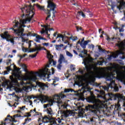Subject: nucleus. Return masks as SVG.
Instances as JSON below:
<instances>
[{"label":"nucleus","instance_id":"21","mask_svg":"<svg viewBox=\"0 0 125 125\" xmlns=\"http://www.w3.org/2000/svg\"><path fill=\"white\" fill-rule=\"evenodd\" d=\"M58 38H61L62 39V42H64V40H65V38H67V40H69V37L66 36L65 35L63 36L62 34H58Z\"/></svg>","mask_w":125,"mask_h":125},{"label":"nucleus","instance_id":"13","mask_svg":"<svg viewBox=\"0 0 125 125\" xmlns=\"http://www.w3.org/2000/svg\"><path fill=\"white\" fill-rule=\"evenodd\" d=\"M86 100L89 103H91L94 104V105H97L98 104V101L93 97H89L87 98Z\"/></svg>","mask_w":125,"mask_h":125},{"label":"nucleus","instance_id":"59","mask_svg":"<svg viewBox=\"0 0 125 125\" xmlns=\"http://www.w3.org/2000/svg\"><path fill=\"white\" fill-rule=\"evenodd\" d=\"M40 40H41V39H37V40H36V42H40Z\"/></svg>","mask_w":125,"mask_h":125},{"label":"nucleus","instance_id":"23","mask_svg":"<svg viewBox=\"0 0 125 125\" xmlns=\"http://www.w3.org/2000/svg\"><path fill=\"white\" fill-rule=\"evenodd\" d=\"M27 36V37H29V36H30V37H36V38H37V36H38V34H36V33H32L30 32H29L27 34H25Z\"/></svg>","mask_w":125,"mask_h":125},{"label":"nucleus","instance_id":"16","mask_svg":"<svg viewBox=\"0 0 125 125\" xmlns=\"http://www.w3.org/2000/svg\"><path fill=\"white\" fill-rule=\"evenodd\" d=\"M115 100H117L118 103H120V102H122V101H125V97L124 96H122V95H116L115 96Z\"/></svg>","mask_w":125,"mask_h":125},{"label":"nucleus","instance_id":"41","mask_svg":"<svg viewBox=\"0 0 125 125\" xmlns=\"http://www.w3.org/2000/svg\"><path fill=\"white\" fill-rule=\"evenodd\" d=\"M115 6H116V5L114 4H111V9H112V10H114V8H115Z\"/></svg>","mask_w":125,"mask_h":125},{"label":"nucleus","instance_id":"42","mask_svg":"<svg viewBox=\"0 0 125 125\" xmlns=\"http://www.w3.org/2000/svg\"><path fill=\"white\" fill-rule=\"evenodd\" d=\"M10 42L13 43V44H14V40L13 39L11 38V41H10Z\"/></svg>","mask_w":125,"mask_h":125},{"label":"nucleus","instance_id":"44","mask_svg":"<svg viewBox=\"0 0 125 125\" xmlns=\"http://www.w3.org/2000/svg\"><path fill=\"white\" fill-rule=\"evenodd\" d=\"M119 32H120V33H121V32H124V28H120V29H119Z\"/></svg>","mask_w":125,"mask_h":125},{"label":"nucleus","instance_id":"36","mask_svg":"<svg viewBox=\"0 0 125 125\" xmlns=\"http://www.w3.org/2000/svg\"><path fill=\"white\" fill-rule=\"evenodd\" d=\"M76 29L77 32H79V31H82V30H83V28L80 26H76Z\"/></svg>","mask_w":125,"mask_h":125},{"label":"nucleus","instance_id":"14","mask_svg":"<svg viewBox=\"0 0 125 125\" xmlns=\"http://www.w3.org/2000/svg\"><path fill=\"white\" fill-rule=\"evenodd\" d=\"M8 118H10V116L9 115H8L7 116V118L5 119L4 122H5L4 123L2 121L1 123V124H0V125H5L6 124V122H14V123H16L17 122V121L15 120L13 117H11V120L9 119Z\"/></svg>","mask_w":125,"mask_h":125},{"label":"nucleus","instance_id":"43","mask_svg":"<svg viewBox=\"0 0 125 125\" xmlns=\"http://www.w3.org/2000/svg\"><path fill=\"white\" fill-rule=\"evenodd\" d=\"M49 44L48 43H42V45H45V46H48Z\"/></svg>","mask_w":125,"mask_h":125},{"label":"nucleus","instance_id":"38","mask_svg":"<svg viewBox=\"0 0 125 125\" xmlns=\"http://www.w3.org/2000/svg\"><path fill=\"white\" fill-rule=\"evenodd\" d=\"M14 118H21V115H19V114H16L15 115H14Z\"/></svg>","mask_w":125,"mask_h":125},{"label":"nucleus","instance_id":"28","mask_svg":"<svg viewBox=\"0 0 125 125\" xmlns=\"http://www.w3.org/2000/svg\"><path fill=\"white\" fill-rule=\"evenodd\" d=\"M47 58H53V56L51 55L49 51H47Z\"/></svg>","mask_w":125,"mask_h":125},{"label":"nucleus","instance_id":"46","mask_svg":"<svg viewBox=\"0 0 125 125\" xmlns=\"http://www.w3.org/2000/svg\"><path fill=\"white\" fill-rule=\"evenodd\" d=\"M85 12H87L88 13H90V11H89V9H86V10H85Z\"/></svg>","mask_w":125,"mask_h":125},{"label":"nucleus","instance_id":"7","mask_svg":"<svg viewBox=\"0 0 125 125\" xmlns=\"http://www.w3.org/2000/svg\"><path fill=\"white\" fill-rule=\"evenodd\" d=\"M83 64H84L85 67H83V69L80 68L78 72H79L81 75H83L84 78H87V77H89L92 70H91L90 67L87 66L86 63H84V61L83 62Z\"/></svg>","mask_w":125,"mask_h":125},{"label":"nucleus","instance_id":"60","mask_svg":"<svg viewBox=\"0 0 125 125\" xmlns=\"http://www.w3.org/2000/svg\"><path fill=\"white\" fill-rule=\"evenodd\" d=\"M57 35V32H55L54 35H53V36L54 37H56V35Z\"/></svg>","mask_w":125,"mask_h":125},{"label":"nucleus","instance_id":"55","mask_svg":"<svg viewBox=\"0 0 125 125\" xmlns=\"http://www.w3.org/2000/svg\"><path fill=\"white\" fill-rule=\"evenodd\" d=\"M95 91H97V92L99 93H101V92L98 89H95Z\"/></svg>","mask_w":125,"mask_h":125},{"label":"nucleus","instance_id":"4","mask_svg":"<svg viewBox=\"0 0 125 125\" xmlns=\"http://www.w3.org/2000/svg\"><path fill=\"white\" fill-rule=\"evenodd\" d=\"M52 0H48L47 1L48 4L47 6V10L44 9V6H42L39 4H34V5H36L37 6V8L41 9V10H43V11H45L46 14H47V17H46L45 19L46 21L48 20V18L51 16V14H50V12H51L52 13H53L52 18L55 17V13L57 12L56 10H55L56 8V5L52 1Z\"/></svg>","mask_w":125,"mask_h":125},{"label":"nucleus","instance_id":"6","mask_svg":"<svg viewBox=\"0 0 125 125\" xmlns=\"http://www.w3.org/2000/svg\"><path fill=\"white\" fill-rule=\"evenodd\" d=\"M64 92H75L73 89H65L64 91L62 92L60 95H55L53 98V102L54 103H57L59 107L61 106L62 109H67V104L66 103L64 104L61 100V98H65L66 95H63Z\"/></svg>","mask_w":125,"mask_h":125},{"label":"nucleus","instance_id":"54","mask_svg":"<svg viewBox=\"0 0 125 125\" xmlns=\"http://www.w3.org/2000/svg\"><path fill=\"white\" fill-rule=\"evenodd\" d=\"M29 102L30 103V105L33 104V102L32 101L29 100Z\"/></svg>","mask_w":125,"mask_h":125},{"label":"nucleus","instance_id":"62","mask_svg":"<svg viewBox=\"0 0 125 125\" xmlns=\"http://www.w3.org/2000/svg\"><path fill=\"white\" fill-rule=\"evenodd\" d=\"M122 44H123V43L120 42V43L118 44V46H122Z\"/></svg>","mask_w":125,"mask_h":125},{"label":"nucleus","instance_id":"30","mask_svg":"<svg viewBox=\"0 0 125 125\" xmlns=\"http://www.w3.org/2000/svg\"><path fill=\"white\" fill-rule=\"evenodd\" d=\"M36 39L37 40H44V41H46V39L43 38L41 37V36H40V35L36 36Z\"/></svg>","mask_w":125,"mask_h":125},{"label":"nucleus","instance_id":"33","mask_svg":"<svg viewBox=\"0 0 125 125\" xmlns=\"http://www.w3.org/2000/svg\"><path fill=\"white\" fill-rule=\"evenodd\" d=\"M91 89L89 88H87L86 90L84 89V92H89L90 93H91Z\"/></svg>","mask_w":125,"mask_h":125},{"label":"nucleus","instance_id":"22","mask_svg":"<svg viewBox=\"0 0 125 125\" xmlns=\"http://www.w3.org/2000/svg\"><path fill=\"white\" fill-rule=\"evenodd\" d=\"M67 40H72V41H76V39H75L73 36L70 37L68 39L67 38H64V41H65V42H64V43H68V41H67Z\"/></svg>","mask_w":125,"mask_h":125},{"label":"nucleus","instance_id":"48","mask_svg":"<svg viewBox=\"0 0 125 125\" xmlns=\"http://www.w3.org/2000/svg\"><path fill=\"white\" fill-rule=\"evenodd\" d=\"M32 119H31V118H27V119H25V122H29V121H31Z\"/></svg>","mask_w":125,"mask_h":125},{"label":"nucleus","instance_id":"39","mask_svg":"<svg viewBox=\"0 0 125 125\" xmlns=\"http://www.w3.org/2000/svg\"><path fill=\"white\" fill-rule=\"evenodd\" d=\"M38 46V47H41V50H42V49H43L44 50H46V51H48L47 50H46V49L45 48H44L43 47H41V45H40L39 46Z\"/></svg>","mask_w":125,"mask_h":125},{"label":"nucleus","instance_id":"45","mask_svg":"<svg viewBox=\"0 0 125 125\" xmlns=\"http://www.w3.org/2000/svg\"><path fill=\"white\" fill-rule=\"evenodd\" d=\"M51 72H52V75H53V74H54V68H51Z\"/></svg>","mask_w":125,"mask_h":125},{"label":"nucleus","instance_id":"53","mask_svg":"<svg viewBox=\"0 0 125 125\" xmlns=\"http://www.w3.org/2000/svg\"><path fill=\"white\" fill-rule=\"evenodd\" d=\"M73 52L75 54H76V55H78V52H77L76 50H74Z\"/></svg>","mask_w":125,"mask_h":125},{"label":"nucleus","instance_id":"2","mask_svg":"<svg viewBox=\"0 0 125 125\" xmlns=\"http://www.w3.org/2000/svg\"><path fill=\"white\" fill-rule=\"evenodd\" d=\"M49 68V64L47 65L46 68L42 73L39 72H35V73H31V74L27 78L28 81L30 82L28 83L29 84L33 85L34 87H40L38 89V91H42V90H44L45 87L47 86L45 84L42 83L40 82H37L38 80V77L39 78H45L46 79H49V76L51 75V72L47 68Z\"/></svg>","mask_w":125,"mask_h":125},{"label":"nucleus","instance_id":"8","mask_svg":"<svg viewBox=\"0 0 125 125\" xmlns=\"http://www.w3.org/2000/svg\"><path fill=\"white\" fill-rule=\"evenodd\" d=\"M117 57H119L120 59H125V53L122 51H118L116 53V57H114L113 55H109L107 58L108 60H112V58H117Z\"/></svg>","mask_w":125,"mask_h":125},{"label":"nucleus","instance_id":"10","mask_svg":"<svg viewBox=\"0 0 125 125\" xmlns=\"http://www.w3.org/2000/svg\"><path fill=\"white\" fill-rule=\"evenodd\" d=\"M34 44H35L36 48L35 49H32V50H30L29 48H26L25 47H22V50L23 51V52H35V51H39L42 49V48L38 47L37 45V43H35Z\"/></svg>","mask_w":125,"mask_h":125},{"label":"nucleus","instance_id":"35","mask_svg":"<svg viewBox=\"0 0 125 125\" xmlns=\"http://www.w3.org/2000/svg\"><path fill=\"white\" fill-rule=\"evenodd\" d=\"M19 109L21 110V111H24V110L26 109V106H22V107H20Z\"/></svg>","mask_w":125,"mask_h":125},{"label":"nucleus","instance_id":"64","mask_svg":"<svg viewBox=\"0 0 125 125\" xmlns=\"http://www.w3.org/2000/svg\"><path fill=\"white\" fill-rule=\"evenodd\" d=\"M27 98L29 99H29H32V97H31V96H28V97H27Z\"/></svg>","mask_w":125,"mask_h":125},{"label":"nucleus","instance_id":"25","mask_svg":"<svg viewBox=\"0 0 125 125\" xmlns=\"http://www.w3.org/2000/svg\"><path fill=\"white\" fill-rule=\"evenodd\" d=\"M121 110V105L119 104H116L114 108V111H120Z\"/></svg>","mask_w":125,"mask_h":125},{"label":"nucleus","instance_id":"11","mask_svg":"<svg viewBox=\"0 0 125 125\" xmlns=\"http://www.w3.org/2000/svg\"><path fill=\"white\" fill-rule=\"evenodd\" d=\"M0 36H1V38L3 40H6L7 42H11V36L8 34V32L7 31H5L2 34H0Z\"/></svg>","mask_w":125,"mask_h":125},{"label":"nucleus","instance_id":"26","mask_svg":"<svg viewBox=\"0 0 125 125\" xmlns=\"http://www.w3.org/2000/svg\"><path fill=\"white\" fill-rule=\"evenodd\" d=\"M98 49H99V52H103V53H105V52H106V51L105 50L101 48V46H98Z\"/></svg>","mask_w":125,"mask_h":125},{"label":"nucleus","instance_id":"18","mask_svg":"<svg viewBox=\"0 0 125 125\" xmlns=\"http://www.w3.org/2000/svg\"><path fill=\"white\" fill-rule=\"evenodd\" d=\"M61 113L62 117L63 118H68L69 117V112L67 111L62 110Z\"/></svg>","mask_w":125,"mask_h":125},{"label":"nucleus","instance_id":"57","mask_svg":"<svg viewBox=\"0 0 125 125\" xmlns=\"http://www.w3.org/2000/svg\"><path fill=\"white\" fill-rule=\"evenodd\" d=\"M56 83V81L54 80L53 83H52V84L54 85H55V84L54 83Z\"/></svg>","mask_w":125,"mask_h":125},{"label":"nucleus","instance_id":"34","mask_svg":"<svg viewBox=\"0 0 125 125\" xmlns=\"http://www.w3.org/2000/svg\"><path fill=\"white\" fill-rule=\"evenodd\" d=\"M38 53H39V52H37L36 53H35L34 55H29V57H31L32 58H35V57L37 56Z\"/></svg>","mask_w":125,"mask_h":125},{"label":"nucleus","instance_id":"56","mask_svg":"<svg viewBox=\"0 0 125 125\" xmlns=\"http://www.w3.org/2000/svg\"><path fill=\"white\" fill-rule=\"evenodd\" d=\"M89 15L90 17H92V13L90 12V13H89Z\"/></svg>","mask_w":125,"mask_h":125},{"label":"nucleus","instance_id":"29","mask_svg":"<svg viewBox=\"0 0 125 125\" xmlns=\"http://www.w3.org/2000/svg\"><path fill=\"white\" fill-rule=\"evenodd\" d=\"M78 14H80V15H81L83 18H85V14L83 13V11H79Z\"/></svg>","mask_w":125,"mask_h":125},{"label":"nucleus","instance_id":"17","mask_svg":"<svg viewBox=\"0 0 125 125\" xmlns=\"http://www.w3.org/2000/svg\"><path fill=\"white\" fill-rule=\"evenodd\" d=\"M125 7V4L122 1H118L117 5V8L119 9L120 12H122V9H124Z\"/></svg>","mask_w":125,"mask_h":125},{"label":"nucleus","instance_id":"27","mask_svg":"<svg viewBox=\"0 0 125 125\" xmlns=\"http://www.w3.org/2000/svg\"><path fill=\"white\" fill-rule=\"evenodd\" d=\"M114 40H116L115 37L110 38L109 37L107 36L106 40L109 42H114Z\"/></svg>","mask_w":125,"mask_h":125},{"label":"nucleus","instance_id":"37","mask_svg":"<svg viewBox=\"0 0 125 125\" xmlns=\"http://www.w3.org/2000/svg\"><path fill=\"white\" fill-rule=\"evenodd\" d=\"M43 106H44V108L45 109L47 108V107H50L51 105H50V104H44Z\"/></svg>","mask_w":125,"mask_h":125},{"label":"nucleus","instance_id":"40","mask_svg":"<svg viewBox=\"0 0 125 125\" xmlns=\"http://www.w3.org/2000/svg\"><path fill=\"white\" fill-rule=\"evenodd\" d=\"M18 103H15L13 105V107H15V108H16V106H17V105H18Z\"/></svg>","mask_w":125,"mask_h":125},{"label":"nucleus","instance_id":"47","mask_svg":"<svg viewBox=\"0 0 125 125\" xmlns=\"http://www.w3.org/2000/svg\"><path fill=\"white\" fill-rule=\"evenodd\" d=\"M28 46L29 48H30L31 46H32V44L31 43V42H28Z\"/></svg>","mask_w":125,"mask_h":125},{"label":"nucleus","instance_id":"19","mask_svg":"<svg viewBox=\"0 0 125 125\" xmlns=\"http://www.w3.org/2000/svg\"><path fill=\"white\" fill-rule=\"evenodd\" d=\"M42 27H43V28H45V33L46 34V35H48V30H49V27H50V25L46 23V24L44 25H42Z\"/></svg>","mask_w":125,"mask_h":125},{"label":"nucleus","instance_id":"31","mask_svg":"<svg viewBox=\"0 0 125 125\" xmlns=\"http://www.w3.org/2000/svg\"><path fill=\"white\" fill-rule=\"evenodd\" d=\"M27 54H24L23 56L22 55H20L19 56V57H20L21 59L19 61V63H20V61H21V60L22 59V58H24V57H26V56H27Z\"/></svg>","mask_w":125,"mask_h":125},{"label":"nucleus","instance_id":"5","mask_svg":"<svg viewBox=\"0 0 125 125\" xmlns=\"http://www.w3.org/2000/svg\"><path fill=\"white\" fill-rule=\"evenodd\" d=\"M87 110H90L91 115L93 116V117L90 119L89 124L92 125H96L97 124H100V119L98 116V114H100V111L99 109L95 107V106L92 105H88Z\"/></svg>","mask_w":125,"mask_h":125},{"label":"nucleus","instance_id":"51","mask_svg":"<svg viewBox=\"0 0 125 125\" xmlns=\"http://www.w3.org/2000/svg\"><path fill=\"white\" fill-rule=\"evenodd\" d=\"M90 48H94V45L91 44L90 45Z\"/></svg>","mask_w":125,"mask_h":125},{"label":"nucleus","instance_id":"58","mask_svg":"<svg viewBox=\"0 0 125 125\" xmlns=\"http://www.w3.org/2000/svg\"><path fill=\"white\" fill-rule=\"evenodd\" d=\"M123 116L124 117V118H125V119H123V121H124V122H125V113H123Z\"/></svg>","mask_w":125,"mask_h":125},{"label":"nucleus","instance_id":"12","mask_svg":"<svg viewBox=\"0 0 125 125\" xmlns=\"http://www.w3.org/2000/svg\"><path fill=\"white\" fill-rule=\"evenodd\" d=\"M10 79L11 80V81H15V79L17 80H19V81H21V75L17 72H14L12 76H10Z\"/></svg>","mask_w":125,"mask_h":125},{"label":"nucleus","instance_id":"15","mask_svg":"<svg viewBox=\"0 0 125 125\" xmlns=\"http://www.w3.org/2000/svg\"><path fill=\"white\" fill-rule=\"evenodd\" d=\"M91 41L90 40H87V41H84V38H83L81 42V46L84 49L85 48H86V45H87V43L88 42H90Z\"/></svg>","mask_w":125,"mask_h":125},{"label":"nucleus","instance_id":"63","mask_svg":"<svg viewBox=\"0 0 125 125\" xmlns=\"http://www.w3.org/2000/svg\"><path fill=\"white\" fill-rule=\"evenodd\" d=\"M16 52H17L16 50H13V53H16Z\"/></svg>","mask_w":125,"mask_h":125},{"label":"nucleus","instance_id":"61","mask_svg":"<svg viewBox=\"0 0 125 125\" xmlns=\"http://www.w3.org/2000/svg\"><path fill=\"white\" fill-rule=\"evenodd\" d=\"M114 29H115V30H117V29H120V27H113Z\"/></svg>","mask_w":125,"mask_h":125},{"label":"nucleus","instance_id":"1","mask_svg":"<svg viewBox=\"0 0 125 125\" xmlns=\"http://www.w3.org/2000/svg\"><path fill=\"white\" fill-rule=\"evenodd\" d=\"M22 12L27 13L26 16L24 14L21 16V19L19 18V22L18 21L15 20L13 21V28H10L12 30V33L15 34L17 37H20L22 40L23 42H26V39L24 38V36H26V34L23 33L24 32V27H26L24 24H26V23H30L32 18L34 17L35 15V9L34 6L31 4L30 5H25L23 7L21 8Z\"/></svg>","mask_w":125,"mask_h":125},{"label":"nucleus","instance_id":"49","mask_svg":"<svg viewBox=\"0 0 125 125\" xmlns=\"http://www.w3.org/2000/svg\"><path fill=\"white\" fill-rule=\"evenodd\" d=\"M26 117H27V118H28V117H31V114L29 113H27Z\"/></svg>","mask_w":125,"mask_h":125},{"label":"nucleus","instance_id":"3","mask_svg":"<svg viewBox=\"0 0 125 125\" xmlns=\"http://www.w3.org/2000/svg\"><path fill=\"white\" fill-rule=\"evenodd\" d=\"M121 74V71L117 69L113 72H109L104 74V77L106 81L109 82V83H106L107 86H100V83H96V86H99L100 89L109 91L111 92H118L119 91V87L116 85V77Z\"/></svg>","mask_w":125,"mask_h":125},{"label":"nucleus","instance_id":"50","mask_svg":"<svg viewBox=\"0 0 125 125\" xmlns=\"http://www.w3.org/2000/svg\"><path fill=\"white\" fill-rule=\"evenodd\" d=\"M122 20L125 21V12H124V17L123 18Z\"/></svg>","mask_w":125,"mask_h":125},{"label":"nucleus","instance_id":"20","mask_svg":"<svg viewBox=\"0 0 125 125\" xmlns=\"http://www.w3.org/2000/svg\"><path fill=\"white\" fill-rule=\"evenodd\" d=\"M6 69L7 71H4L2 72V75H3V76H5V75H8V72L11 71L10 66H7Z\"/></svg>","mask_w":125,"mask_h":125},{"label":"nucleus","instance_id":"32","mask_svg":"<svg viewBox=\"0 0 125 125\" xmlns=\"http://www.w3.org/2000/svg\"><path fill=\"white\" fill-rule=\"evenodd\" d=\"M66 54L67 56H68L69 57H73V54L68 51H66Z\"/></svg>","mask_w":125,"mask_h":125},{"label":"nucleus","instance_id":"52","mask_svg":"<svg viewBox=\"0 0 125 125\" xmlns=\"http://www.w3.org/2000/svg\"><path fill=\"white\" fill-rule=\"evenodd\" d=\"M54 80L58 82V81H59V78H58L57 77H55Z\"/></svg>","mask_w":125,"mask_h":125},{"label":"nucleus","instance_id":"24","mask_svg":"<svg viewBox=\"0 0 125 125\" xmlns=\"http://www.w3.org/2000/svg\"><path fill=\"white\" fill-rule=\"evenodd\" d=\"M64 46V44H61L60 45H55V47L56 50H60L61 49L62 47H63Z\"/></svg>","mask_w":125,"mask_h":125},{"label":"nucleus","instance_id":"9","mask_svg":"<svg viewBox=\"0 0 125 125\" xmlns=\"http://www.w3.org/2000/svg\"><path fill=\"white\" fill-rule=\"evenodd\" d=\"M62 62H64V63H67L68 62L65 59V57H64V56L61 54L58 61L59 64L57 66L58 70H61V67H62V65H61L62 64Z\"/></svg>","mask_w":125,"mask_h":125}]
</instances>
